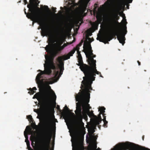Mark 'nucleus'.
<instances>
[{
    "label": "nucleus",
    "mask_w": 150,
    "mask_h": 150,
    "mask_svg": "<svg viewBox=\"0 0 150 150\" xmlns=\"http://www.w3.org/2000/svg\"><path fill=\"white\" fill-rule=\"evenodd\" d=\"M52 127L51 120L48 118L45 121L44 132L40 139L39 142V145L42 149H33L30 146L29 141H28L26 143L28 150H54V145H52L51 148L50 146Z\"/></svg>",
    "instance_id": "nucleus-1"
},
{
    "label": "nucleus",
    "mask_w": 150,
    "mask_h": 150,
    "mask_svg": "<svg viewBox=\"0 0 150 150\" xmlns=\"http://www.w3.org/2000/svg\"><path fill=\"white\" fill-rule=\"evenodd\" d=\"M71 136L72 150H101L99 147L97 149V142L96 140H90L88 148L87 149L84 146L83 136L81 135L77 130L73 131Z\"/></svg>",
    "instance_id": "nucleus-2"
},
{
    "label": "nucleus",
    "mask_w": 150,
    "mask_h": 150,
    "mask_svg": "<svg viewBox=\"0 0 150 150\" xmlns=\"http://www.w3.org/2000/svg\"><path fill=\"white\" fill-rule=\"evenodd\" d=\"M76 100L78 102L76 103V109L75 111L76 114V120L77 127L79 129L84 127V123L82 122L83 118V113L82 111V107L83 108L84 102L87 103V100L86 98L79 94H76L75 96Z\"/></svg>",
    "instance_id": "nucleus-3"
},
{
    "label": "nucleus",
    "mask_w": 150,
    "mask_h": 150,
    "mask_svg": "<svg viewBox=\"0 0 150 150\" xmlns=\"http://www.w3.org/2000/svg\"><path fill=\"white\" fill-rule=\"evenodd\" d=\"M49 90L47 91L44 98L40 102V105L44 110L47 113H50L52 110H54L53 108L51 107V101H52L56 105V96L55 93L51 89V87L48 85Z\"/></svg>",
    "instance_id": "nucleus-4"
},
{
    "label": "nucleus",
    "mask_w": 150,
    "mask_h": 150,
    "mask_svg": "<svg viewBox=\"0 0 150 150\" xmlns=\"http://www.w3.org/2000/svg\"><path fill=\"white\" fill-rule=\"evenodd\" d=\"M110 150H150V149L127 141L118 143Z\"/></svg>",
    "instance_id": "nucleus-5"
},
{
    "label": "nucleus",
    "mask_w": 150,
    "mask_h": 150,
    "mask_svg": "<svg viewBox=\"0 0 150 150\" xmlns=\"http://www.w3.org/2000/svg\"><path fill=\"white\" fill-rule=\"evenodd\" d=\"M84 78V76L83 77V80L81 82V86L84 88V89H83L81 92H79L78 93L86 98L87 100V103H88L90 98L89 90H92L91 84L93 81H91L92 79L88 78Z\"/></svg>",
    "instance_id": "nucleus-6"
},
{
    "label": "nucleus",
    "mask_w": 150,
    "mask_h": 150,
    "mask_svg": "<svg viewBox=\"0 0 150 150\" xmlns=\"http://www.w3.org/2000/svg\"><path fill=\"white\" fill-rule=\"evenodd\" d=\"M118 11V8H117L114 9L112 15V20L111 23L112 29L109 32L103 36L104 39L108 40V42L110 41L113 38V36L116 35V31H115L114 30V27L116 23L119 24L117 21L120 18L117 13Z\"/></svg>",
    "instance_id": "nucleus-7"
},
{
    "label": "nucleus",
    "mask_w": 150,
    "mask_h": 150,
    "mask_svg": "<svg viewBox=\"0 0 150 150\" xmlns=\"http://www.w3.org/2000/svg\"><path fill=\"white\" fill-rule=\"evenodd\" d=\"M45 49L46 52L50 54V56L45 55V57L46 60L45 61L48 64L51 66L52 69H55L56 67L54 62V57L57 56L60 52L58 51L57 49L54 50L52 48V45H47L45 47Z\"/></svg>",
    "instance_id": "nucleus-8"
},
{
    "label": "nucleus",
    "mask_w": 150,
    "mask_h": 150,
    "mask_svg": "<svg viewBox=\"0 0 150 150\" xmlns=\"http://www.w3.org/2000/svg\"><path fill=\"white\" fill-rule=\"evenodd\" d=\"M86 66V67H83L85 69L86 68V70L83 73L85 75L84 78L87 77L92 79V81H94L96 78V74H100V76L103 77L101 75L100 73L97 71L96 68V65Z\"/></svg>",
    "instance_id": "nucleus-9"
},
{
    "label": "nucleus",
    "mask_w": 150,
    "mask_h": 150,
    "mask_svg": "<svg viewBox=\"0 0 150 150\" xmlns=\"http://www.w3.org/2000/svg\"><path fill=\"white\" fill-rule=\"evenodd\" d=\"M41 34V35L43 37L45 36L49 37L48 41L51 45L57 41L59 45V46H61L63 43L62 40L58 39L56 40L55 39L54 36L52 35V30L49 27L44 28L42 29Z\"/></svg>",
    "instance_id": "nucleus-10"
},
{
    "label": "nucleus",
    "mask_w": 150,
    "mask_h": 150,
    "mask_svg": "<svg viewBox=\"0 0 150 150\" xmlns=\"http://www.w3.org/2000/svg\"><path fill=\"white\" fill-rule=\"evenodd\" d=\"M46 64H44V67L45 70L44 71H41L40 70H39V71H41V72L39 73L36 76V80L37 81V84H41L43 83V79H40L42 77L41 76L43 74H50L51 72L52 71L51 69H52L51 66L48 64L45 61Z\"/></svg>",
    "instance_id": "nucleus-11"
},
{
    "label": "nucleus",
    "mask_w": 150,
    "mask_h": 150,
    "mask_svg": "<svg viewBox=\"0 0 150 150\" xmlns=\"http://www.w3.org/2000/svg\"><path fill=\"white\" fill-rule=\"evenodd\" d=\"M38 0H29L30 4L27 5V7L29 8V11L31 13L29 15L32 17L36 19H38L35 15L34 11H36V8L38 9V10H40V8L37 7V6L34 5V3H37L36 1Z\"/></svg>",
    "instance_id": "nucleus-12"
},
{
    "label": "nucleus",
    "mask_w": 150,
    "mask_h": 150,
    "mask_svg": "<svg viewBox=\"0 0 150 150\" xmlns=\"http://www.w3.org/2000/svg\"><path fill=\"white\" fill-rule=\"evenodd\" d=\"M127 32V27L126 26L122 31L120 29L118 31H116V35L117 36V39L119 42L122 44V45H123L125 43V36Z\"/></svg>",
    "instance_id": "nucleus-13"
},
{
    "label": "nucleus",
    "mask_w": 150,
    "mask_h": 150,
    "mask_svg": "<svg viewBox=\"0 0 150 150\" xmlns=\"http://www.w3.org/2000/svg\"><path fill=\"white\" fill-rule=\"evenodd\" d=\"M83 48V51L85 53L87 58H88L89 57L93 55L91 44L87 41L86 42H84Z\"/></svg>",
    "instance_id": "nucleus-14"
},
{
    "label": "nucleus",
    "mask_w": 150,
    "mask_h": 150,
    "mask_svg": "<svg viewBox=\"0 0 150 150\" xmlns=\"http://www.w3.org/2000/svg\"><path fill=\"white\" fill-rule=\"evenodd\" d=\"M34 13H35V14L36 16V17L38 18V19H36L35 18H34L32 17L31 16H30L29 15L30 13L31 12L29 13H28L26 12L25 11V14H26V16L28 18H32L33 20L37 22L38 23L40 24L43 23L45 21V20L42 16H40L39 15L37 12V10L36 9V11H34Z\"/></svg>",
    "instance_id": "nucleus-15"
},
{
    "label": "nucleus",
    "mask_w": 150,
    "mask_h": 150,
    "mask_svg": "<svg viewBox=\"0 0 150 150\" xmlns=\"http://www.w3.org/2000/svg\"><path fill=\"white\" fill-rule=\"evenodd\" d=\"M87 114L89 117H92V123L95 127H96V126L99 125V122L101 121V120L94 115L93 111H90L89 110H88Z\"/></svg>",
    "instance_id": "nucleus-16"
},
{
    "label": "nucleus",
    "mask_w": 150,
    "mask_h": 150,
    "mask_svg": "<svg viewBox=\"0 0 150 150\" xmlns=\"http://www.w3.org/2000/svg\"><path fill=\"white\" fill-rule=\"evenodd\" d=\"M75 49H73L72 50H71L67 54L64 55L62 56H59L58 57L59 58V59H61L63 60V61L67 60L70 59V56H73V54L75 53Z\"/></svg>",
    "instance_id": "nucleus-17"
},
{
    "label": "nucleus",
    "mask_w": 150,
    "mask_h": 150,
    "mask_svg": "<svg viewBox=\"0 0 150 150\" xmlns=\"http://www.w3.org/2000/svg\"><path fill=\"white\" fill-rule=\"evenodd\" d=\"M78 62L79 63L77 65L79 66H80L79 68L84 73L86 70V68L85 69L83 67H86V65H88L87 64L83 63V61L82 57L78 58Z\"/></svg>",
    "instance_id": "nucleus-18"
},
{
    "label": "nucleus",
    "mask_w": 150,
    "mask_h": 150,
    "mask_svg": "<svg viewBox=\"0 0 150 150\" xmlns=\"http://www.w3.org/2000/svg\"><path fill=\"white\" fill-rule=\"evenodd\" d=\"M57 61L58 62L59 64H58V67L60 69L59 73L61 75L62 74L64 70V61L59 58L57 59Z\"/></svg>",
    "instance_id": "nucleus-19"
},
{
    "label": "nucleus",
    "mask_w": 150,
    "mask_h": 150,
    "mask_svg": "<svg viewBox=\"0 0 150 150\" xmlns=\"http://www.w3.org/2000/svg\"><path fill=\"white\" fill-rule=\"evenodd\" d=\"M96 57V55L94 54L90 57L88 59V64L89 65V66L92 65H96V61L94 60L93 58Z\"/></svg>",
    "instance_id": "nucleus-20"
},
{
    "label": "nucleus",
    "mask_w": 150,
    "mask_h": 150,
    "mask_svg": "<svg viewBox=\"0 0 150 150\" xmlns=\"http://www.w3.org/2000/svg\"><path fill=\"white\" fill-rule=\"evenodd\" d=\"M97 39L98 40H99L100 42H102L104 43L105 44L106 43H109V42H108V40H106L105 39H104V37L103 36L102 37H98L97 38Z\"/></svg>",
    "instance_id": "nucleus-21"
},
{
    "label": "nucleus",
    "mask_w": 150,
    "mask_h": 150,
    "mask_svg": "<svg viewBox=\"0 0 150 150\" xmlns=\"http://www.w3.org/2000/svg\"><path fill=\"white\" fill-rule=\"evenodd\" d=\"M27 118L31 123L33 124H35V122H34V120L31 115H27Z\"/></svg>",
    "instance_id": "nucleus-22"
},
{
    "label": "nucleus",
    "mask_w": 150,
    "mask_h": 150,
    "mask_svg": "<svg viewBox=\"0 0 150 150\" xmlns=\"http://www.w3.org/2000/svg\"><path fill=\"white\" fill-rule=\"evenodd\" d=\"M105 108L104 107H100L99 108L98 111L100 112V114H102L103 115H104V116H105V114L104 113L105 112Z\"/></svg>",
    "instance_id": "nucleus-23"
},
{
    "label": "nucleus",
    "mask_w": 150,
    "mask_h": 150,
    "mask_svg": "<svg viewBox=\"0 0 150 150\" xmlns=\"http://www.w3.org/2000/svg\"><path fill=\"white\" fill-rule=\"evenodd\" d=\"M104 122V124L103 126L104 127L106 128L107 127V124L108 122L106 120V116L103 115V120Z\"/></svg>",
    "instance_id": "nucleus-24"
},
{
    "label": "nucleus",
    "mask_w": 150,
    "mask_h": 150,
    "mask_svg": "<svg viewBox=\"0 0 150 150\" xmlns=\"http://www.w3.org/2000/svg\"><path fill=\"white\" fill-rule=\"evenodd\" d=\"M83 108H86L89 110V109L91 108L90 107L89 104H88V103H86L85 102H84L83 103Z\"/></svg>",
    "instance_id": "nucleus-25"
},
{
    "label": "nucleus",
    "mask_w": 150,
    "mask_h": 150,
    "mask_svg": "<svg viewBox=\"0 0 150 150\" xmlns=\"http://www.w3.org/2000/svg\"><path fill=\"white\" fill-rule=\"evenodd\" d=\"M69 110V108L67 107V105H65L64 108V110L63 112H62V114L63 115H65V113L67 112V111ZM70 111H72L71 110H69Z\"/></svg>",
    "instance_id": "nucleus-26"
},
{
    "label": "nucleus",
    "mask_w": 150,
    "mask_h": 150,
    "mask_svg": "<svg viewBox=\"0 0 150 150\" xmlns=\"http://www.w3.org/2000/svg\"><path fill=\"white\" fill-rule=\"evenodd\" d=\"M71 114L72 115H73L74 117V121H75V123H76V129H77V130H80V129H82V128H81V129H79V128H78V127H77V125H76V117H75V116H76V115H75L74 114V113L73 112H71Z\"/></svg>",
    "instance_id": "nucleus-27"
},
{
    "label": "nucleus",
    "mask_w": 150,
    "mask_h": 150,
    "mask_svg": "<svg viewBox=\"0 0 150 150\" xmlns=\"http://www.w3.org/2000/svg\"><path fill=\"white\" fill-rule=\"evenodd\" d=\"M91 34L90 33L87 34L86 36V38H88V40L90 42L89 43L93 41V40L91 41V38L88 37L89 36H91Z\"/></svg>",
    "instance_id": "nucleus-28"
},
{
    "label": "nucleus",
    "mask_w": 150,
    "mask_h": 150,
    "mask_svg": "<svg viewBox=\"0 0 150 150\" xmlns=\"http://www.w3.org/2000/svg\"><path fill=\"white\" fill-rule=\"evenodd\" d=\"M97 5H98L97 4H94L93 8V11L94 13L97 11V10L98 8Z\"/></svg>",
    "instance_id": "nucleus-29"
},
{
    "label": "nucleus",
    "mask_w": 150,
    "mask_h": 150,
    "mask_svg": "<svg viewBox=\"0 0 150 150\" xmlns=\"http://www.w3.org/2000/svg\"><path fill=\"white\" fill-rule=\"evenodd\" d=\"M29 91L28 92V93H30V95H33L34 94V93H35V92L34 91L32 88H29Z\"/></svg>",
    "instance_id": "nucleus-30"
},
{
    "label": "nucleus",
    "mask_w": 150,
    "mask_h": 150,
    "mask_svg": "<svg viewBox=\"0 0 150 150\" xmlns=\"http://www.w3.org/2000/svg\"><path fill=\"white\" fill-rule=\"evenodd\" d=\"M40 96V94L39 93H36L34 96L33 98H37Z\"/></svg>",
    "instance_id": "nucleus-31"
},
{
    "label": "nucleus",
    "mask_w": 150,
    "mask_h": 150,
    "mask_svg": "<svg viewBox=\"0 0 150 150\" xmlns=\"http://www.w3.org/2000/svg\"><path fill=\"white\" fill-rule=\"evenodd\" d=\"M24 134L25 137L26 138L25 139V142H26L28 141H29L28 140V135L25 132H24Z\"/></svg>",
    "instance_id": "nucleus-32"
},
{
    "label": "nucleus",
    "mask_w": 150,
    "mask_h": 150,
    "mask_svg": "<svg viewBox=\"0 0 150 150\" xmlns=\"http://www.w3.org/2000/svg\"><path fill=\"white\" fill-rule=\"evenodd\" d=\"M77 54H78V56L77 57V58H79V57L80 58V57H82L80 53V52L79 51V50H78L77 51Z\"/></svg>",
    "instance_id": "nucleus-33"
},
{
    "label": "nucleus",
    "mask_w": 150,
    "mask_h": 150,
    "mask_svg": "<svg viewBox=\"0 0 150 150\" xmlns=\"http://www.w3.org/2000/svg\"><path fill=\"white\" fill-rule=\"evenodd\" d=\"M96 18H97V19L100 20L101 21H102V16L101 15H97L96 16Z\"/></svg>",
    "instance_id": "nucleus-34"
},
{
    "label": "nucleus",
    "mask_w": 150,
    "mask_h": 150,
    "mask_svg": "<svg viewBox=\"0 0 150 150\" xmlns=\"http://www.w3.org/2000/svg\"><path fill=\"white\" fill-rule=\"evenodd\" d=\"M57 49L58 51H59L60 52L62 51V50H63L62 49V48L61 47H60V46H59Z\"/></svg>",
    "instance_id": "nucleus-35"
},
{
    "label": "nucleus",
    "mask_w": 150,
    "mask_h": 150,
    "mask_svg": "<svg viewBox=\"0 0 150 150\" xmlns=\"http://www.w3.org/2000/svg\"><path fill=\"white\" fill-rule=\"evenodd\" d=\"M101 114H100V113L98 115V116L97 117L99 119H100V120H101V121H99V124L102 121V119H101V116H100V115Z\"/></svg>",
    "instance_id": "nucleus-36"
},
{
    "label": "nucleus",
    "mask_w": 150,
    "mask_h": 150,
    "mask_svg": "<svg viewBox=\"0 0 150 150\" xmlns=\"http://www.w3.org/2000/svg\"><path fill=\"white\" fill-rule=\"evenodd\" d=\"M44 8L45 9H46L48 11H50L49 10L48 6H44Z\"/></svg>",
    "instance_id": "nucleus-37"
},
{
    "label": "nucleus",
    "mask_w": 150,
    "mask_h": 150,
    "mask_svg": "<svg viewBox=\"0 0 150 150\" xmlns=\"http://www.w3.org/2000/svg\"><path fill=\"white\" fill-rule=\"evenodd\" d=\"M73 49H75L76 50H77V51L78 50H79V45H77L76 47H74Z\"/></svg>",
    "instance_id": "nucleus-38"
},
{
    "label": "nucleus",
    "mask_w": 150,
    "mask_h": 150,
    "mask_svg": "<svg viewBox=\"0 0 150 150\" xmlns=\"http://www.w3.org/2000/svg\"><path fill=\"white\" fill-rule=\"evenodd\" d=\"M67 45L66 43H64L63 45L62 46H60L61 47L62 49H63L65 47H66L67 46Z\"/></svg>",
    "instance_id": "nucleus-39"
},
{
    "label": "nucleus",
    "mask_w": 150,
    "mask_h": 150,
    "mask_svg": "<svg viewBox=\"0 0 150 150\" xmlns=\"http://www.w3.org/2000/svg\"><path fill=\"white\" fill-rule=\"evenodd\" d=\"M57 110L59 111L60 112H62V110L60 109L59 106V105H57Z\"/></svg>",
    "instance_id": "nucleus-40"
},
{
    "label": "nucleus",
    "mask_w": 150,
    "mask_h": 150,
    "mask_svg": "<svg viewBox=\"0 0 150 150\" xmlns=\"http://www.w3.org/2000/svg\"><path fill=\"white\" fill-rule=\"evenodd\" d=\"M52 9L54 13H55L56 12V8L52 7Z\"/></svg>",
    "instance_id": "nucleus-41"
},
{
    "label": "nucleus",
    "mask_w": 150,
    "mask_h": 150,
    "mask_svg": "<svg viewBox=\"0 0 150 150\" xmlns=\"http://www.w3.org/2000/svg\"><path fill=\"white\" fill-rule=\"evenodd\" d=\"M23 1L25 5H26L28 3V2L27 1V0H23Z\"/></svg>",
    "instance_id": "nucleus-42"
},
{
    "label": "nucleus",
    "mask_w": 150,
    "mask_h": 150,
    "mask_svg": "<svg viewBox=\"0 0 150 150\" xmlns=\"http://www.w3.org/2000/svg\"><path fill=\"white\" fill-rule=\"evenodd\" d=\"M72 4H74L75 2V0H69Z\"/></svg>",
    "instance_id": "nucleus-43"
},
{
    "label": "nucleus",
    "mask_w": 150,
    "mask_h": 150,
    "mask_svg": "<svg viewBox=\"0 0 150 150\" xmlns=\"http://www.w3.org/2000/svg\"><path fill=\"white\" fill-rule=\"evenodd\" d=\"M82 42H82L79 43L77 45H79V46L80 47L82 45Z\"/></svg>",
    "instance_id": "nucleus-44"
},
{
    "label": "nucleus",
    "mask_w": 150,
    "mask_h": 150,
    "mask_svg": "<svg viewBox=\"0 0 150 150\" xmlns=\"http://www.w3.org/2000/svg\"><path fill=\"white\" fill-rule=\"evenodd\" d=\"M32 89L34 91V90H37V88L35 87H34Z\"/></svg>",
    "instance_id": "nucleus-45"
},
{
    "label": "nucleus",
    "mask_w": 150,
    "mask_h": 150,
    "mask_svg": "<svg viewBox=\"0 0 150 150\" xmlns=\"http://www.w3.org/2000/svg\"><path fill=\"white\" fill-rule=\"evenodd\" d=\"M137 62L138 63L139 65V66L140 65H141V63H140V62H139V61H137Z\"/></svg>",
    "instance_id": "nucleus-46"
},
{
    "label": "nucleus",
    "mask_w": 150,
    "mask_h": 150,
    "mask_svg": "<svg viewBox=\"0 0 150 150\" xmlns=\"http://www.w3.org/2000/svg\"><path fill=\"white\" fill-rule=\"evenodd\" d=\"M128 0V2L129 3H132V0Z\"/></svg>",
    "instance_id": "nucleus-47"
},
{
    "label": "nucleus",
    "mask_w": 150,
    "mask_h": 150,
    "mask_svg": "<svg viewBox=\"0 0 150 150\" xmlns=\"http://www.w3.org/2000/svg\"><path fill=\"white\" fill-rule=\"evenodd\" d=\"M31 145H32V146H34V145H35V144L33 142H32V143H31Z\"/></svg>",
    "instance_id": "nucleus-48"
},
{
    "label": "nucleus",
    "mask_w": 150,
    "mask_h": 150,
    "mask_svg": "<svg viewBox=\"0 0 150 150\" xmlns=\"http://www.w3.org/2000/svg\"><path fill=\"white\" fill-rule=\"evenodd\" d=\"M59 71L58 70L56 72V75H57V74H59Z\"/></svg>",
    "instance_id": "nucleus-49"
},
{
    "label": "nucleus",
    "mask_w": 150,
    "mask_h": 150,
    "mask_svg": "<svg viewBox=\"0 0 150 150\" xmlns=\"http://www.w3.org/2000/svg\"><path fill=\"white\" fill-rule=\"evenodd\" d=\"M144 136L143 135L142 137V139L143 140H144Z\"/></svg>",
    "instance_id": "nucleus-50"
},
{
    "label": "nucleus",
    "mask_w": 150,
    "mask_h": 150,
    "mask_svg": "<svg viewBox=\"0 0 150 150\" xmlns=\"http://www.w3.org/2000/svg\"><path fill=\"white\" fill-rule=\"evenodd\" d=\"M59 12L61 14L62 13V12L61 11H59Z\"/></svg>",
    "instance_id": "nucleus-51"
},
{
    "label": "nucleus",
    "mask_w": 150,
    "mask_h": 150,
    "mask_svg": "<svg viewBox=\"0 0 150 150\" xmlns=\"http://www.w3.org/2000/svg\"><path fill=\"white\" fill-rule=\"evenodd\" d=\"M127 8L128 9L129 8V5H128L127 6Z\"/></svg>",
    "instance_id": "nucleus-52"
},
{
    "label": "nucleus",
    "mask_w": 150,
    "mask_h": 150,
    "mask_svg": "<svg viewBox=\"0 0 150 150\" xmlns=\"http://www.w3.org/2000/svg\"><path fill=\"white\" fill-rule=\"evenodd\" d=\"M125 23H127V22L126 21V19L125 18Z\"/></svg>",
    "instance_id": "nucleus-53"
},
{
    "label": "nucleus",
    "mask_w": 150,
    "mask_h": 150,
    "mask_svg": "<svg viewBox=\"0 0 150 150\" xmlns=\"http://www.w3.org/2000/svg\"><path fill=\"white\" fill-rule=\"evenodd\" d=\"M100 127H101V126L100 125H99L98 127H99V128L100 129Z\"/></svg>",
    "instance_id": "nucleus-54"
},
{
    "label": "nucleus",
    "mask_w": 150,
    "mask_h": 150,
    "mask_svg": "<svg viewBox=\"0 0 150 150\" xmlns=\"http://www.w3.org/2000/svg\"><path fill=\"white\" fill-rule=\"evenodd\" d=\"M29 127V126H27L26 127V128H27V127Z\"/></svg>",
    "instance_id": "nucleus-55"
},
{
    "label": "nucleus",
    "mask_w": 150,
    "mask_h": 150,
    "mask_svg": "<svg viewBox=\"0 0 150 150\" xmlns=\"http://www.w3.org/2000/svg\"><path fill=\"white\" fill-rule=\"evenodd\" d=\"M60 8H61V9H62V7H61Z\"/></svg>",
    "instance_id": "nucleus-56"
},
{
    "label": "nucleus",
    "mask_w": 150,
    "mask_h": 150,
    "mask_svg": "<svg viewBox=\"0 0 150 150\" xmlns=\"http://www.w3.org/2000/svg\"><path fill=\"white\" fill-rule=\"evenodd\" d=\"M34 111L35 112V111H36V110L34 109Z\"/></svg>",
    "instance_id": "nucleus-57"
},
{
    "label": "nucleus",
    "mask_w": 150,
    "mask_h": 150,
    "mask_svg": "<svg viewBox=\"0 0 150 150\" xmlns=\"http://www.w3.org/2000/svg\"><path fill=\"white\" fill-rule=\"evenodd\" d=\"M50 83V84H52V83Z\"/></svg>",
    "instance_id": "nucleus-58"
},
{
    "label": "nucleus",
    "mask_w": 150,
    "mask_h": 150,
    "mask_svg": "<svg viewBox=\"0 0 150 150\" xmlns=\"http://www.w3.org/2000/svg\"><path fill=\"white\" fill-rule=\"evenodd\" d=\"M94 132V131H93V132Z\"/></svg>",
    "instance_id": "nucleus-59"
}]
</instances>
